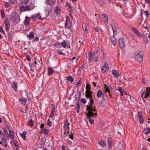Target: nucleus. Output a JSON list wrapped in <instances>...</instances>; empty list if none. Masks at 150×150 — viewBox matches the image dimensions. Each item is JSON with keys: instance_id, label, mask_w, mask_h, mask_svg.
<instances>
[{"instance_id": "1", "label": "nucleus", "mask_w": 150, "mask_h": 150, "mask_svg": "<svg viewBox=\"0 0 150 150\" xmlns=\"http://www.w3.org/2000/svg\"><path fill=\"white\" fill-rule=\"evenodd\" d=\"M26 4H27L25 6H20L19 10L21 12L30 11L34 8V4L31 2H30L29 1Z\"/></svg>"}, {"instance_id": "2", "label": "nucleus", "mask_w": 150, "mask_h": 150, "mask_svg": "<svg viewBox=\"0 0 150 150\" xmlns=\"http://www.w3.org/2000/svg\"><path fill=\"white\" fill-rule=\"evenodd\" d=\"M86 114L87 116V118L91 124L94 123V121L92 118H94L97 116V113H93L91 112H86Z\"/></svg>"}, {"instance_id": "3", "label": "nucleus", "mask_w": 150, "mask_h": 150, "mask_svg": "<svg viewBox=\"0 0 150 150\" xmlns=\"http://www.w3.org/2000/svg\"><path fill=\"white\" fill-rule=\"evenodd\" d=\"M144 55V52L143 51H138L137 54L135 57V59L139 62H141L142 61Z\"/></svg>"}, {"instance_id": "4", "label": "nucleus", "mask_w": 150, "mask_h": 150, "mask_svg": "<svg viewBox=\"0 0 150 150\" xmlns=\"http://www.w3.org/2000/svg\"><path fill=\"white\" fill-rule=\"evenodd\" d=\"M66 21L65 24V28L68 29H71L72 27V22L69 16H66Z\"/></svg>"}, {"instance_id": "5", "label": "nucleus", "mask_w": 150, "mask_h": 150, "mask_svg": "<svg viewBox=\"0 0 150 150\" xmlns=\"http://www.w3.org/2000/svg\"><path fill=\"white\" fill-rule=\"evenodd\" d=\"M93 104H91V103H89V104L87 106L86 110H87L88 112H90L91 113H94V112H95L97 113L95 107L94 106V108H93Z\"/></svg>"}, {"instance_id": "6", "label": "nucleus", "mask_w": 150, "mask_h": 150, "mask_svg": "<svg viewBox=\"0 0 150 150\" xmlns=\"http://www.w3.org/2000/svg\"><path fill=\"white\" fill-rule=\"evenodd\" d=\"M64 129L65 131H67L69 133V125L70 123L69 122L68 120H65L64 122Z\"/></svg>"}, {"instance_id": "7", "label": "nucleus", "mask_w": 150, "mask_h": 150, "mask_svg": "<svg viewBox=\"0 0 150 150\" xmlns=\"http://www.w3.org/2000/svg\"><path fill=\"white\" fill-rule=\"evenodd\" d=\"M113 140L112 137H110L108 138L107 142L108 146V149H112L113 145Z\"/></svg>"}, {"instance_id": "8", "label": "nucleus", "mask_w": 150, "mask_h": 150, "mask_svg": "<svg viewBox=\"0 0 150 150\" xmlns=\"http://www.w3.org/2000/svg\"><path fill=\"white\" fill-rule=\"evenodd\" d=\"M137 116L138 118L139 119V123L141 124H143L144 122V119L141 111L138 112Z\"/></svg>"}, {"instance_id": "9", "label": "nucleus", "mask_w": 150, "mask_h": 150, "mask_svg": "<svg viewBox=\"0 0 150 150\" xmlns=\"http://www.w3.org/2000/svg\"><path fill=\"white\" fill-rule=\"evenodd\" d=\"M5 25V29L7 32H8L10 27V24L8 19L6 18L4 21Z\"/></svg>"}, {"instance_id": "10", "label": "nucleus", "mask_w": 150, "mask_h": 150, "mask_svg": "<svg viewBox=\"0 0 150 150\" xmlns=\"http://www.w3.org/2000/svg\"><path fill=\"white\" fill-rule=\"evenodd\" d=\"M119 42L120 47L122 49H123L125 46V42L124 39L122 38L119 40Z\"/></svg>"}, {"instance_id": "11", "label": "nucleus", "mask_w": 150, "mask_h": 150, "mask_svg": "<svg viewBox=\"0 0 150 150\" xmlns=\"http://www.w3.org/2000/svg\"><path fill=\"white\" fill-rule=\"evenodd\" d=\"M10 18L13 22L15 23H18L20 21V19L18 18V16L15 15H11Z\"/></svg>"}, {"instance_id": "12", "label": "nucleus", "mask_w": 150, "mask_h": 150, "mask_svg": "<svg viewBox=\"0 0 150 150\" xmlns=\"http://www.w3.org/2000/svg\"><path fill=\"white\" fill-rule=\"evenodd\" d=\"M131 29L133 32L137 36L138 38H141V33L139 31L138 29L134 27H132Z\"/></svg>"}, {"instance_id": "13", "label": "nucleus", "mask_w": 150, "mask_h": 150, "mask_svg": "<svg viewBox=\"0 0 150 150\" xmlns=\"http://www.w3.org/2000/svg\"><path fill=\"white\" fill-rule=\"evenodd\" d=\"M109 68L108 64L105 63L104 66L101 68V72L104 73L107 72Z\"/></svg>"}, {"instance_id": "14", "label": "nucleus", "mask_w": 150, "mask_h": 150, "mask_svg": "<svg viewBox=\"0 0 150 150\" xmlns=\"http://www.w3.org/2000/svg\"><path fill=\"white\" fill-rule=\"evenodd\" d=\"M30 19L29 17L26 16L25 18V20L24 21V24L26 26H28L30 24Z\"/></svg>"}, {"instance_id": "15", "label": "nucleus", "mask_w": 150, "mask_h": 150, "mask_svg": "<svg viewBox=\"0 0 150 150\" xmlns=\"http://www.w3.org/2000/svg\"><path fill=\"white\" fill-rule=\"evenodd\" d=\"M11 84V86L13 90L15 91H17L18 88L17 83L16 82H12Z\"/></svg>"}, {"instance_id": "16", "label": "nucleus", "mask_w": 150, "mask_h": 150, "mask_svg": "<svg viewBox=\"0 0 150 150\" xmlns=\"http://www.w3.org/2000/svg\"><path fill=\"white\" fill-rule=\"evenodd\" d=\"M92 92L90 90H88L86 91L85 97L87 98H89L92 97Z\"/></svg>"}, {"instance_id": "17", "label": "nucleus", "mask_w": 150, "mask_h": 150, "mask_svg": "<svg viewBox=\"0 0 150 150\" xmlns=\"http://www.w3.org/2000/svg\"><path fill=\"white\" fill-rule=\"evenodd\" d=\"M148 97L150 98V87L146 88V92L144 96L145 98H147Z\"/></svg>"}, {"instance_id": "18", "label": "nucleus", "mask_w": 150, "mask_h": 150, "mask_svg": "<svg viewBox=\"0 0 150 150\" xmlns=\"http://www.w3.org/2000/svg\"><path fill=\"white\" fill-rule=\"evenodd\" d=\"M102 16V19L103 21L105 23H107L108 22V18L107 15L105 14H103Z\"/></svg>"}, {"instance_id": "19", "label": "nucleus", "mask_w": 150, "mask_h": 150, "mask_svg": "<svg viewBox=\"0 0 150 150\" xmlns=\"http://www.w3.org/2000/svg\"><path fill=\"white\" fill-rule=\"evenodd\" d=\"M99 49V47L98 46L94 49L93 52L91 51V52L92 53V55H93V56H95L98 54Z\"/></svg>"}, {"instance_id": "20", "label": "nucleus", "mask_w": 150, "mask_h": 150, "mask_svg": "<svg viewBox=\"0 0 150 150\" xmlns=\"http://www.w3.org/2000/svg\"><path fill=\"white\" fill-rule=\"evenodd\" d=\"M19 101L21 104L25 105L26 103L27 100L25 98H19Z\"/></svg>"}, {"instance_id": "21", "label": "nucleus", "mask_w": 150, "mask_h": 150, "mask_svg": "<svg viewBox=\"0 0 150 150\" xmlns=\"http://www.w3.org/2000/svg\"><path fill=\"white\" fill-rule=\"evenodd\" d=\"M41 132L44 135H46L50 132V130L49 129H47L45 128L43 129H41Z\"/></svg>"}, {"instance_id": "22", "label": "nucleus", "mask_w": 150, "mask_h": 150, "mask_svg": "<svg viewBox=\"0 0 150 150\" xmlns=\"http://www.w3.org/2000/svg\"><path fill=\"white\" fill-rule=\"evenodd\" d=\"M55 3L56 0H47V4L51 6L54 5Z\"/></svg>"}, {"instance_id": "23", "label": "nucleus", "mask_w": 150, "mask_h": 150, "mask_svg": "<svg viewBox=\"0 0 150 150\" xmlns=\"http://www.w3.org/2000/svg\"><path fill=\"white\" fill-rule=\"evenodd\" d=\"M112 73L115 77L118 78L119 75L118 72L116 70H113L112 71Z\"/></svg>"}, {"instance_id": "24", "label": "nucleus", "mask_w": 150, "mask_h": 150, "mask_svg": "<svg viewBox=\"0 0 150 150\" xmlns=\"http://www.w3.org/2000/svg\"><path fill=\"white\" fill-rule=\"evenodd\" d=\"M93 55H92V53L91 52V50H90L88 54V58L90 62L92 61L93 59Z\"/></svg>"}, {"instance_id": "25", "label": "nucleus", "mask_w": 150, "mask_h": 150, "mask_svg": "<svg viewBox=\"0 0 150 150\" xmlns=\"http://www.w3.org/2000/svg\"><path fill=\"white\" fill-rule=\"evenodd\" d=\"M54 71L52 69V68L50 67H49L48 68V75H51L53 74Z\"/></svg>"}, {"instance_id": "26", "label": "nucleus", "mask_w": 150, "mask_h": 150, "mask_svg": "<svg viewBox=\"0 0 150 150\" xmlns=\"http://www.w3.org/2000/svg\"><path fill=\"white\" fill-rule=\"evenodd\" d=\"M54 11L56 14H59L61 12V9L59 7L57 6L54 8Z\"/></svg>"}, {"instance_id": "27", "label": "nucleus", "mask_w": 150, "mask_h": 150, "mask_svg": "<svg viewBox=\"0 0 150 150\" xmlns=\"http://www.w3.org/2000/svg\"><path fill=\"white\" fill-rule=\"evenodd\" d=\"M141 37H142L143 38L144 41L145 43L147 44L149 42L147 37L144 34H141Z\"/></svg>"}, {"instance_id": "28", "label": "nucleus", "mask_w": 150, "mask_h": 150, "mask_svg": "<svg viewBox=\"0 0 150 150\" xmlns=\"http://www.w3.org/2000/svg\"><path fill=\"white\" fill-rule=\"evenodd\" d=\"M9 134L8 135L10 137V138L11 139H13L14 138V134L12 130H9Z\"/></svg>"}, {"instance_id": "29", "label": "nucleus", "mask_w": 150, "mask_h": 150, "mask_svg": "<svg viewBox=\"0 0 150 150\" xmlns=\"http://www.w3.org/2000/svg\"><path fill=\"white\" fill-rule=\"evenodd\" d=\"M8 32V40L9 41L12 42V40L13 36L12 33H9Z\"/></svg>"}, {"instance_id": "30", "label": "nucleus", "mask_w": 150, "mask_h": 150, "mask_svg": "<svg viewBox=\"0 0 150 150\" xmlns=\"http://www.w3.org/2000/svg\"><path fill=\"white\" fill-rule=\"evenodd\" d=\"M98 144L102 147H105L106 146V142L103 141H100Z\"/></svg>"}, {"instance_id": "31", "label": "nucleus", "mask_w": 150, "mask_h": 150, "mask_svg": "<svg viewBox=\"0 0 150 150\" xmlns=\"http://www.w3.org/2000/svg\"><path fill=\"white\" fill-rule=\"evenodd\" d=\"M53 46L58 48H60L61 47V43L60 42L54 43L53 44Z\"/></svg>"}, {"instance_id": "32", "label": "nucleus", "mask_w": 150, "mask_h": 150, "mask_svg": "<svg viewBox=\"0 0 150 150\" xmlns=\"http://www.w3.org/2000/svg\"><path fill=\"white\" fill-rule=\"evenodd\" d=\"M111 40L112 42V43L115 46L116 42V38L113 36L111 37Z\"/></svg>"}, {"instance_id": "33", "label": "nucleus", "mask_w": 150, "mask_h": 150, "mask_svg": "<svg viewBox=\"0 0 150 150\" xmlns=\"http://www.w3.org/2000/svg\"><path fill=\"white\" fill-rule=\"evenodd\" d=\"M27 134L26 131H24L20 135L21 137L24 139L25 140V134Z\"/></svg>"}, {"instance_id": "34", "label": "nucleus", "mask_w": 150, "mask_h": 150, "mask_svg": "<svg viewBox=\"0 0 150 150\" xmlns=\"http://www.w3.org/2000/svg\"><path fill=\"white\" fill-rule=\"evenodd\" d=\"M103 94L102 92V91L101 90H98V92L97 94V96L98 98L100 97Z\"/></svg>"}, {"instance_id": "35", "label": "nucleus", "mask_w": 150, "mask_h": 150, "mask_svg": "<svg viewBox=\"0 0 150 150\" xmlns=\"http://www.w3.org/2000/svg\"><path fill=\"white\" fill-rule=\"evenodd\" d=\"M61 45L63 48H66L67 43L65 40H63V41L61 43Z\"/></svg>"}, {"instance_id": "36", "label": "nucleus", "mask_w": 150, "mask_h": 150, "mask_svg": "<svg viewBox=\"0 0 150 150\" xmlns=\"http://www.w3.org/2000/svg\"><path fill=\"white\" fill-rule=\"evenodd\" d=\"M36 16L35 14H34L32 16L30 17L29 18L30 20H32L33 22H34L36 19Z\"/></svg>"}, {"instance_id": "37", "label": "nucleus", "mask_w": 150, "mask_h": 150, "mask_svg": "<svg viewBox=\"0 0 150 150\" xmlns=\"http://www.w3.org/2000/svg\"><path fill=\"white\" fill-rule=\"evenodd\" d=\"M104 88L105 89V92L106 93L108 92V93H110V90L109 89V87L107 86L106 84H104Z\"/></svg>"}, {"instance_id": "38", "label": "nucleus", "mask_w": 150, "mask_h": 150, "mask_svg": "<svg viewBox=\"0 0 150 150\" xmlns=\"http://www.w3.org/2000/svg\"><path fill=\"white\" fill-rule=\"evenodd\" d=\"M67 79L71 83H72L74 81V79L71 76L67 77Z\"/></svg>"}, {"instance_id": "39", "label": "nucleus", "mask_w": 150, "mask_h": 150, "mask_svg": "<svg viewBox=\"0 0 150 150\" xmlns=\"http://www.w3.org/2000/svg\"><path fill=\"white\" fill-rule=\"evenodd\" d=\"M27 124L31 127H33L34 125L33 121L32 120H30L28 121L27 122Z\"/></svg>"}, {"instance_id": "40", "label": "nucleus", "mask_w": 150, "mask_h": 150, "mask_svg": "<svg viewBox=\"0 0 150 150\" xmlns=\"http://www.w3.org/2000/svg\"><path fill=\"white\" fill-rule=\"evenodd\" d=\"M36 18H37L38 20H40L41 19V20H43L45 18H42L41 17V16L40 15V13H38L36 15Z\"/></svg>"}, {"instance_id": "41", "label": "nucleus", "mask_w": 150, "mask_h": 150, "mask_svg": "<svg viewBox=\"0 0 150 150\" xmlns=\"http://www.w3.org/2000/svg\"><path fill=\"white\" fill-rule=\"evenodd\" d=\"M144 134H147L150 132V128H148L146 129L143 131Z\"/></svg>"}, {"instance_id": "42", "label": "nucleus", "mask_w": 150, "mask_h": 150, "mask_svg": "<svg viewBox=\"0 0 150 150\" xmlns=\"http://www.w3.org/2000/svg\"><path fill=\"white\" fill-rule=\"evenodd\" d=\"M1 15L2 18H4L5 17V14L4 11L3 10H1Z\"/></svg>"}, {"instance_id": "43", "label": "nucleus", "mask_w": 150, "mask_h": 150, "mask_svg": "<svg viewBox=\"0 0 150 150\" xmlns=\"http://www.w3.org/2000/svg\"><path fill=\"white\" fill-rule=\"evenodd\" d=\"M20 2L23 4H26L29 0H19Z\"/></svg>"}, {"instance_id": "44", "label": "nucleus", "mask_w": 150, "mask_h": 150, "mask_svg": "<svg viewBox=\"0 0 150 150\" xmlns=\"http://www.w3.org/2000/svg\"><path fill=\"white\" fill-rule=\"evenodd\" d=\"M27 36L29 37L30 39H31V38H33L34 37L33 33V32H31L29 33V35H28Z\"/></svg>"}, {"instance_id": "45", "label": "nucleus", "mask_w": 150, "mask_h": 150, "mask_svg": "<svg viewBox=\"0 0 150 150\" xmlns=\"http://www.w3.org/2000/svg\"><path fill=\"white\" fill-rule=\"evenodd\" d=\"M97 2L101 7L104 5V2L103 1H101V0H98Z\"/></svg>"}, {"instance_id": "46", "label": "nucleus", "mask_w": 150, "mask_h": 150, "mask_svg": "<svg viewBox=\"0 0 150 150\" xmlns=\"http://www.w3.org/2000/svg\"><path fill=\"white\" fill-rule=\"evenodd\" d=\"M52 123V121H50L49 119L47 121V125L50 127H51V125Z\"/></svg>"}, {"instance_id": "47", "label": "nucleus", "mask_w": 150, "mask_h": 150, "mask_svg": "<svg viewBox=\"0 0 150 150\" xmlns=\"http://www.w3.org/2000/svg\"><path fill=\"white\" fill-rule=\"evenodd\" d=\"M57 52L60 55H62L63 56H65V54L62 52H61L60 51V50L58 49H57Z\"/></svg>"}, {"instance_id": "48", "label": "nucleus", "mask_w": 150, "mask_h": 150, "mask_svg": "<svg viewBox=\"0 0 150 150\" xmlns=\"http://www.w3.org/2000/svg\"><path fill=\"white\" fill-rule=\"evenodd\" d=\"M14 145L16 147H18L19 146V144L16 140H14L13 142Z\"/></svg>"}, {"instance_id": "49", "label": "nucleus", "mask_w": 150, "mask_h": 150, "mask_svg": "<svg viewBox=\"0 0 150 150\" xmlns=\"http://www.w3.org/2000/svg\"><path fill=\"white\" fill-rule=\"evenodd\" d=\"M110 25L112 27V30H116L117 29L116 27L114 24H110Z\"/></svg>"}, {"instance_id": "50", "label": "nucleus", "mask_w": 150, "mask_h": 150, "mask_svg": "<svg viewBox=\"0 0 150 150\" xmlns=\"http://www.w3.org/2000/svg\"><path fill=\"white\" fill-rule=\"evenodd\" d=\"M54 114V112L51 111V112L49 116V117L50 118H52L53 117Z\"/></svg>"}, {"instance_id": "51", "label": "nucleus", "mask_w": 150, "mask_h": 150, "mask_svg": "<svg viewBox=\"0 0 150 150\" xmlns=\"http://www.w3.org/2000/svg\"><path fill=\"white\" fill-rule=\"evenodd\" d=\"M67 5H68V8L70 11H71L72 9L71 5L69 3H67Z\"/></svg>"}, {"instance_id": "52", "label": "nucleus", "mask_w": 150, "mask_h": 150, "mask_svg": "<svg viewBox=\"0 0 150 150\" xmlns=\"http://www.w3.org/2000/svg\"><path fill=\"white\" fill-rule=\"evenodd\" d=\"M3 133H4V136L5 135V134H8V131L6 129L4 128L3 129Z\"/></svg>"}, {"instance_id": "53", "label": "nucleus", "mask_w": 150, "mask_h": 150, "mask_svg": "<svg viewBox=\"0 0 150 150\" xmlns=\"http://www.w3.org/2000/svg\"><path fill=\"white\" fill-rule=\"evenodd\" d=\"M86 90H90L91 89V85H90L89 84L87 83L86 84Z\"/></svg>"}, {"instance_id": "54", "label": "nucleus", "mask_w": 150, "mask_h": 150, "mask_svg": "<svg viewBox=\"0 0 150 150\" xmlns=\"http://www.w3.org/2000/svg\"><path fill=\"white\" fill-rule=\"evenodd\" d=\"M102 99L103 100H107V96L104 93L103 94L102 96Z\"/></svg>"}, {"instance_id": "55", "label": "nucleus", "mask_w": 150, "mask_h": 150, "mask_svg": "<svg viewBox=\"0 0 150 150\" xmlns=\"http://www.w3.org/2000/svg\"><path fill=\"white\" fill-rule=\"evenodd\" d=\"M81 101L83 103L85 104L87 102L86 99L85 98H81Z\"/></svg>"}, {"instance_id": "56", "label": "nucleus", "mask_w": 150, "mask_h": 150, "mask_svg": "<svg viewBox=\"0 0 150 150\" xmlns=\"http://www.w3.org/2000/svg\"><path fill=\"white\" fill-rule=\"evenodd\" d=\"M4 6L6 8H8L10 6V5H9V3L8 2H4Z\"/></svg>"}, {"instance_id": "57", "label": "nucleus", "mask_w": 150, "mask_h": 150, "mask_svg": "<svg viewBox=\"0 0 150 150\" xmlns=\"http://www.w3.org/2000/svg\"><path fill=\"white\" fill-rule=\"evenodd\" d=\"M1 142H3V144H6V139L4 137H3L1 138Z\"/></svg>"}, {"instance_id": "58", "label": "nucleus", "mask_w": 150, "mask_h": 150, "mask_svg": "<svg viewBox=\"0 0 150 150\" xmlns=\"http://www.w3.org/2000/svg\"><path fill=\"white\" fill-rule=\"evenodd\" d=\"M77 93H78L79 94V96L78 97V100H79L80 98H81V92L80 91H78V90L77 91Z\"/></svg>"}, {"instance_id": "59", "label": "nucleus", "mask_w": 150, "mask_h": 150, "mask_svg": "<svg viewBox=\"0 0 150 150\" xmlns=\"http://www.w3.org/2000/svg\"><path fill=\"white\" fill-rule=\"evenodd\" d=\"M9 2L11 5H13L16 2V0H9Z\"/></svg>"}, {"instance_id": "60", "label": "nucleus", "mask_w": 150, "mask_h": 150, "mask_svg": "<svg viewBox=\"0 0 150 150\" xmlns=\"http://www.w3.org/2000/svg\"><path fill=\"white\" fill-rule=\"evenodd\" d=\"M0 32L2 34L4 35L5 34V32L3 30L2 27L1 26H0Z\"/></svg>"}, {"instance_id": "61", "label": "nucleus", "mask_w": 150, "mask_h": 150, "mask_svg": "<svg viewBox=\"0 0 150 150\" xmlns=\"http://www.w3.org/2000/svg\"><path fill=\"white\" fill-rule=\"evenodd\" d=\"M90 99V103H91V104H93L94 103V101L93 100V97H91L90 98H89Z\"/></svg>"}, {"instance_id": "62", "label": "nucleus", "mask_w": 150, "mask_h": 150, "mask_svg": "<svg viewBox=\"0 0 150 150\" xmlns=\"http://www.w3.org/2000/svg\"><path fill=\"white\" fill-rule=\"evenodd\" d=\"M51 11V8H48V7H46L45 9V11L46 12H49Z\"/></svg>"}, {"instance_id": "63", "label": "nucleus", "mask_w": 150, "mask_h": 150, "mask_svg": "<svg viewBox=\"0 0 150 150\" xmlns=\"http://www.w3.org/2000/svg\"><path fill=\"white\" fill-rule=\"evenodd\" d=\"M55 110V105L53 104L52 105V107H51V111H52L53 112H54Z\"/></svg>"}, {"instance_id": "64", "label": "nucleus", "mask_w": 150, "mask_h": 150, "mask_svg": "<svg viewBox=\"0 0 150 150\" xmlns=\"http://www.w3.org/2000/svg\"><path fill=\"white\" fill-rule=\"evenodd\" d=\"M113 36L116 35L117 33V29L115 30H113Z\"/></svg>"}]
</instances>
